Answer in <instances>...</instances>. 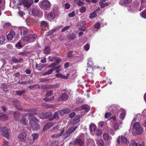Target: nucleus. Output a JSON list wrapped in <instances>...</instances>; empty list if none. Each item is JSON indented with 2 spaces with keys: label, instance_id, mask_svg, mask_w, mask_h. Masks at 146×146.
Here are the masks:
<instances>
[{
  "label": "nucleus",
  "instance_id": "obj_22",
  "mask_svg": "<svg viewBox=\"0 0 146 146\" xmlns=\"http://www.w3.org/2000/svg\"><path fill=\"white\" fill-rule=\"evenodd\" d=\"M53 124V123L52 122H49L46 123L44 126L43 130L48 129L52 127Z\"/></svg>",
  "mask_w": 146,
  "mask_h": 146
},
{
  "label": "nucleus",
  "instance_id": "obj_57",
  "mask_svg": "<svg viewBox=\"0 0 146 146\" xmlns=\"http://www.w3.org/2000/svg\"><path fill=\"white\" fill-rule=\"evenodd\" d=\"M27 53L25 51L21 52L19 53V55H22L23 56H26L27 55Z\"/></svg>",
  "mask_w": 146,
  "mask_h": 146
},
{
  "label": "nucleus",
  "instance_id": "obj_11",
  "mask_svg": "<svg viewBox=\"0 0 146 146\" xmlns=\"http://www.w3.org/2000/svg\"><path fill=\"white\" fill-rule=\"evenodd\" d=\"M33 0H24L23 4L24 6L27 7H29L33 3Z\"/></svg>",
  "mask_w": 146,
  "mask_h": 146
},
{
  "label": "nucleus",
  "instance_id": "obj_5",
  "mask_svg": "<svg viewBox=\"0 0 146 146\" xmlns=\"http://www.w3.org/2000/svg\"><path fill=\"white\" fill-rule=\"evenodd\" d=\"M58 12L56 10L53 9L52 12H50L47 16V19L50 21L53 20L57 15Z\"/></svg>",
  "mask_w": 146,
  "mask_h": 146
},
{
  "label": "nucleus",
  "instance_id": "obj_38",
  "mask_svg": "<svg viewBox=\"0 0 146 146\" xmlns=\"http://www.w3.org/2000/svg\"><path fill=\"white\" fill-rule=\"evenodd\" d=\"M54 96H53L49 98H45L44 99V100L45 102H48L52 101L54 98Z\"/></svg>",
  "mask_w": 146,
  "mask_h": 146
},
{
  "label": "nucleus",
  "instance_id": "obj_24",
  "mask_svg": "<svg viewBox=\"0 0 146 146\" xmlns=\"http://www.w3.org/2000/svg\"><path fill=\"white\" fill-rule=\"evenodd\" d=\"M76 37V35L75 33H72L70 34L68 36V38L70 40H72L74 39Z\"/></svg>",
  "mask_w": 146,
  "mask_h": 146
},
{
  "label": "nucleus",
  "instance_id": "obj_7",
  "mask_svg": "<svg viewBox=\"0 0 146 146\" xmlns=\"http://www.w3.org/2000/svg\"><path fill=\"white\" fill-rule=\"evenodd\" d=\"M77 126H73L70 129H69L68 131H66L64 135L62 136L63 138H65L68 137L70 134L72 132L74 131L75 129L77 128Z\"/></svg>",
  "mask_w": 146,
  "mask_h": 146
},
{
  "label": "nucleus",
  "instance_id": "obj_52",
  "mask_svg": "<svg viewBox=\"0 0 146 146\" xmlns=\"http://www.w3.org/2000/svg\"><path fill=\"white\" fill-rule=\"evenodd\" d=\"M108 131L111 135H113L115 133L114 131L111 129H109Z\"/></svg>",
  "mask_w": 146,
  "mask_h": 146
},
{
  "label": "nucleus",
  "instance_id": "obj_62",
  "mask_svg": "<svg viewBox=\"0 0 146 146\" xmlns=\"http://www.w3.org/2000/svg\"><path fill=\"white\" fill-rule=\"evenodd\" d=\"M58 142L56 141L52 143L51 146H58Z\"/></svg>",
  "mask_w": 146,
  "mask_h": 146
},
{
  "label": "nucleus",
  "instance_id": "obj_19",
  "mask_svg": "<svg viewBox=\"0 0 146 146\" xmlns=\"http://www.w3.org/2000/svg\"><path fill=\"white\" fill-rule=\"evenodd\" d=\"M96 143L98 146H104V141L101 139H97L96 140Z\"/></svg>",
  "mask_w": 146,
  "mask_h": 146
},
{
  "label": "nucleus",
  "instance_id": "obj_13",
  "mask_svg": "<svg viewBox=\"0 0 146 146\" xmlns=\"http://www.w3.org/2000/svg\"><path fill=\"white\" fill-rule=\"evenodd\" d=\"M145 144L144 142L137 143L134 140H133L131 141V146H144Z\"/></svg>",
  "mask_w": 146,
  "mask_h": 146
},
{
  "label": "nucleus",
  "instance_id": "obj_50",
  "mask_svg": "<svg viewBox=\"0 0 146 146\" xmlns=\"http://www.w3.org/2000/svg\"><path fill=\"white\" fill-rule=\"evenodd\" d=\"M53 93L52 91L50 90L47 91L46 93V95L47 96H49L51 95Z\"/></svg>",
  "mask_w": 146,
  "mask_h": 146
},
{
  "label": "nucleus",
  "instance_id": "obj_25",
  "mask_svg": "<svg viewBox=\"0 0 146 146\" xmlns=\"http://www.w3.org/2000/svg\"><path fill=\"white\" fill-rule=\"evenodd\" d=\"M20 30L21 36L26 35L28 32V30L26 28H23Z\"/></svg>",
  "mask_w": 146,
  "mask_h": 146
},
{
  "label": "nucleus",
  "instance_id": "obj_29",
  "mask_svg": "<svg viewBox=\"0 0 146 146\" xmlns=\"http://www.w3.org/2000/svg\"><path fill=\"white\" fill-rule=\"evenodd\" d=\"M8 118V116L7 115H2L0 113V120L4 121L6 120Z\"/></svg>",
  "mask_w": 146,
  "mask_h": 146
},
{
  "label": "nucleus",
  "instance_id": "obj_42",
  "mask_svg": "<svg viewBox=\"0 0 146 146\" xmlns=\"http://www.w3.org/2000/svg\"><path fill=\"white\" fill-rule=\"evenodd\" d=\"M25 92V90H23L22 91H16V94L18 95H20L23 93H24Z\"/></svg>",
  "mask_w": 146,
  "mask_h": 146
},
{
  "label": "nucleus",
  "instance_id": "obj_36",
  "mask_svg": "<svg viewBox=\"0 0 146 146\" xmlns=\"http://www.w3.org/2000/svg\"><path fill=\"white\" fill-rule=\"evenodd\" d=\"M20 121L23 124L26 125L27 123V121L24 118H23L20 119Z\"/></svg>",
  "mask_w": 146,
  "mask_h": 146
},
{
  "label": "nucleus",
  "instance_id": "obj_40",
  "mask_svg": "<svg viewBox=\"0 0 146 146\" xmlns=\"http://www.w3.org/2000/svg\"><path fill=\"white\" fill-rule=\"evenodd\" d=\"M84 101L83 99L80 98H78L76 100V102L77 104L83 102Z\"/></svg>",
  "mask_w": 146,
  "mask_h": 146
},
{
  "label": "nucleus",
  "instance_id": "obj_47",
  "mask_svg": "<svg viewBox=\"0 0 146 146\" xmlns=\"http://www.w3.org/2000/svg\"><path fill=\"white\" fill-rule=\"evenodd\" d=\"M77 5L79 7L83 5L84 3L83 2L81 1L80 0H78L76 3Z\"/></svg>",
  "mask_w": 146,
  "mask_h": 146
},
{
  "label": "nucleus",
  "instance_id": "obj_16",
  "mask_svg": "<svg viewBox=\"0 0 146 146\" xmlns=\"http://www.w3.org/2000/svg\"><path fill=\"white\" fill-rule=\"evenodd\" d=\"M103 137L105 140H111L112 139L111 137L106 133H104L103 134Z\"/></svg>",
  "mask_w": 146,
  "mask_h": 146
},
{
  "label": "nucleus",
  "instance_id": "obj_2",
  "mask_svg": "<svg viewBox=\"0 0 146 146\" xmlns=\"http://www.w3.org/2000/svg\"><path fill=\"white\" fill-rule=\"evenodd\" d=\"M37 37V35L35 34H28L22 38L23 41L28 43L33 42Z\"/></svg>",
  "mask_w": 146,
  "mask_h": 146
},
{
  "label": "nucleus",
  "instance_id": "obj_9",
  "mask_svg": "<svg viewBox=\"0 0 146 146\" xmlns=\"http://www.w3.org/2000/svg\"><path fill=\"white\" fill-rule=\"evenodd\" d=\"M49 61L52 62L55 61L57 63H58L61 61V60L56 56H49L48 58Z\"/></svg>",
  "mask_w": 146,
  "mask_h": 146
},
{
  "label": "nucleus",
  "instance_id": "obj_3",
  "mask_svg": "<svg viewBox=\"0 0 146 146\" xmlns=\"http://www.w3.org/2000/svg\"><path fill=\"white\" fill-rule=\"evenodd\" d=\"M133 125V130L135 129L136 130L135 133H133L132 132L133 135H135L136 133H137L139 135L141 134L143 132V129L141 127H140V124L139 122H137L134 123Z\"/></svg>",
  "mask_w": 146,
  "mask_h": 146
},
{
  "label": "nucleus",
  "instance_id": "obj_31",
  "mask_svg": "<svg viewBox=\"0 0 146 146\" xmlns=\"http://www.w3.org/2000/svg\"><path fill=\"white\" fill-rule=\"evenodd\" d=\"M97 13L95 11H94L93 12L91 13L89 16V18L90 19H92L97 16Z\"/></svg>",
  "mask_w": 146,
  "mask_h": 146
},
{
  "label": "nucleus",
  "instance_id": "obj_54",
  "mask_svg": "<svg viewBox=\"0 0 146 146\" xmlns=\"http://www.w3.org/2000/svg\"><path fill=\"white\" fill-rule=\"evenodd\" d=\"M74 120V122H72V124L76 123L78 122L80 120L79 117H78L76 118V119H75Z\"/></svg>",
  "mask_w": 146,
  "mask_h": 146
},
{
  "label": "nucleus",
  "instance_id": "obj_51",
  "mask_svg": "<svg viewBox=\"0 0 146 146\" xmlns=\"http://www.w3.org/2000/svg\"><path fill=\"white\" fill-rule=\"evenodd\" d=\"M111 113L110 112H107L106 113L105 115V118H108L111 116Z\"/></svg>",
  "mask_w": 146,
  "mask_h": 146
},
{
  "label": "nucleus",
  "instance_id": "obj_20",
  "mask_svg": "<svg viewBox=\"0 0 146 146\" xmlns=\"http://www.w3.org/2000/svg\"><path fill=\"white\" fill-rule=\"evenodd\" d=\"M23 60V58H21L19 59L18 58H16L15 57H13L12 58V61L15 63L20 62Z\"/></svg>",
  "mask_w": 146,
  "mask_h": 146
},
{
  "label": "nucleus",
  "instance_id": "obj_23",
  "mask_svg": "<svg viewBox=\"0 0 146 146\" xmlns=\"http://www.w3.org/2000/svg\"><path fill=\"white\" fill-rule=\"evenodd\" d=\"M69 74H67L66 76H63L62 74L60 73H58L56 75V76L58 78H61L64 79H66L68 78V76Z\"/></svg>",
  "mask_w": 146,
  "mask_h": 146
},
{
  "label": "nucleus",
  "instance_id": "obj_26",
  "mask_svg": "<svg viewBox=\"0 0 146 146\" xmlns=\"http://www.w3.org/2000/svg\"><path fill=\"white\" fill-rule=\"evenodd\" d=\"M76 142L80 146H84V143L83 141L81 139L79 138L78 137L76 139Z\"/></svg>",
  "mask_w": 146,
  "mask_h": 146
},
{
  "label": "nucleus",
  "instance_id": "obj_45",
  "mask_svg": "<svg viewBox=\"0 0 146 146\" xmlns=\"http://www.w3.org/2000/svg\"><path fill=\"white\" fill-rule=\"evenodd\" d=\"M102 130L101 129H98L96 131V135L99 136L101 135L102 133Z\"/></svg>",
  "mask_w": 146,
  "mask_h": 146
},
{
  "label": "nucleus",
  "instance_id": "obj_58",
  "mask_svg": "<svg viewBox=\"0 0 146 146\" xmlns=\"http://www.w3.org/2000/svg\"><path fill=\"white\" fill-rule=\"evenodd\" d=\"M114 128L115 130H117L119 129V126L117 124H115L114 125Z\"/></svg>",
  "mask_w": 146,
  "mask_h": 146
},
{
  "label": "nucleus",
  "instance_id": "obj_8",
  "mask_svg": "<svg viewBox=\"0 0 146 146\" xmlns=\"http://www.w3.org/2000/svg\"><path fill=\"white\" fill-rule=\"evenodd\" d=\"M39 13V10L35 8H32L29 12V14L30 15L35 17L38 16Z\"/></svg>",
  "mask_w": 146,
  "mask_h": 146
},
{
  "label": "nucleus",
  "instance_id": "obj_56",
  "mask_svg": "<svg viewBox=\"0 0 146 146\" xmlns=\"http://www.w3.org/2000/svg\"><path fill=\"white\" fill-rule=\"evenodd\" d=\"M86 24V22L84 21H82L80 23V25L81 27H84Z\"/></svg>",
  "mask_w": 146,
  "mask_h": 146
},
{
  "label": "nucleus",
  "instance_id": "obj_28",
  "mask_svg": "<svg viewBox=\"0 0 146 146\" xmlns=\"http://www.w3.org/2000/svg\"><path fill=\"white\" fill-rule=\"evenodd\" d=\"M50 52V48L48 46H46L43 50L44 53L45 54H48Z\"/></svg>",
  "mask_w": 146,
  "mask_h": 146
},
{
  "label": "nucleus",
  "instance_id": "obj_44",
  "mask_svg": "<svg viewBox=\"0 0 146 146\" xmlns=\"http://www.w3.org/2000/svg\"><path fill=\"white\" fill-rule=\"evenodd\" d=\"M84 48L86 51H88L89 49L90 45L88 43L84 45Z\"/></svg>",
  "mask_w": 146,
  "mask_h": 146
},
{
  "label": "nucleus",
  "instance_id": "obj_27",
  "mask_svg": "<svg viewBox=\"0 0 146 146\" xmlns=\"http://www.w3.org/2000/svg\"><path fill=\"white\" fill-rule=\"evenodd\" d=\"M99 4L102 8H104L105 7L108 6L109 5V3H104L102 1H100L99 3Z\"/></svg>",
  "mask_w": 146,
  "mask_h": 146
},
{
  "label": "nucleus",
  "instance_id": "obj_55",
  "mask_svg": "<svg viewBox=\"0 0 146 146\" xmlns=\"http://www.w3.org/2000/svg\"><path fill=\"white\" fill-rule=\"evenodd\" d=\"M64 6L66 9H68L70 8V5L69 3H66L65 4Z\"/></svg>",
  "mask_w": 146,
  "mask_h": 146
},
{
  "label": "nucleus",
  "instance_id": "obj_60",
  "mask_svg": "<svg viewBox=\"0 0 146 146\" xmlns=\"http://www.w3.org/2000/svg\"><path fill=\"white\" fill-rule=\"evenodd\" d=\"M132 0H124V4H129L131 2Z\"/></svg>",
  "mask_w": 146,
  "mask_h": 146
},
{
  "label": "nucleus",
  "instance_id": "obj_18",
  "mask_svg": "<svg viewBox=\"0 0 146 146\" xmlns=\"http://www.w3.org/2000/svg\"><path fill=\"white\" fill-rule=\"evenodd\" d=\"M96 128V125L93 123H91L89 126V129L91 132L95 131Z\"/></svg>",
  "mask_w": 146,
  "mask_h": 146
},
{
  "label": "nucleus",
  "instance_id": "obj_21",
  "mask_svg": "<svg viewBox=\"0 0 146 146\" xmlns=\"http://www.w3.org/2000/svg\"><path fill=\"white\" fill-rule=\"evenodd\" d=\"M80 110H86L88 112L90 109V107L87 105H83L80 107Z\"/></svg>",
  "mask_w": 146,
  "mask_h": 146
},
{
  "label": "nucleus",
  "instance_id": "obj_39",
  "mask_svg": "<svg viewBox=\"0 0 146 146\" xmlns=\"http://www.w3.org/2000/svg\"><path fill=\"white\" fill-rule=\"evenodd\" d=\"M54 70V69H50V70L48 71L47 72H45L43 75H49L51 74L53 71Z\"/></svg>",
  "mask_w": 146,
  "mask_h": 146
},
{
  "label": "nucleus",
  "instance_id": "obj_33",
  "mask_svg": "<svg viewBox=\"0 0 146 146\" xmlns=\"http://www.w3.org/2000/svg\"><path fill=\"white\" fill-rule=\"evenodd\" d=\"M51 114H50L49 115H48L47 113L42 114L40 115V117L42 119H45L48 117Z\"/></svg>",
  "mask_w": 146,
  "mask_h": 146
},
{
  "label": "nucleus",
  "instance_id": "obj_49",
  "mask_svg": "<svg viewBox=\"0 0 146 146\" xmlns=\"http://www.w3.org/2000/svg\"><path fill=\"white\" fill-rule=\"evenodd\" d=\"M68 16L69 17H73L75 16V11H73L71 13H70L68 14Z\"/></svg>",
  "mask_w": 146,
  "mask_h": 146
},
{
  "label": "nucleus",
  "instance_id": "obj_46",
  "mask_svg": "<svg viewBox=\"0 0 146 146\" xmlns=\"http://www.w3.org/2000/svg\"><path fill=\"white\" fill-rule=\"evenodd\" d=\"M101 26L100 24L99 23H97L94 25V27L97 29L100 28Z\"/></svg>",
  "mask_w": 146,
  "mask_h": 146
},
{
  "label": "nucleus",
  "instance_id": "obj_15",
  "mask_svg": "<svg viewBox=\"0 0 146 146\" xmlns=\"http://www.w3.org/2000/svg\"><path fill=\"white\" fill-rule=\"evenodd\" d=\"M120 111L121 112L120 114L119 118L121 120H123L124 119L125 116V111L122 108H120Z\"/></svg>",
  "mask_w": 146,
  "mask_h": 146
},
{
  "label": "nucleus",
  "instance_id": "obj_30",
  "mask_svg": "<svg viewBox=\"0 0 146 146\" xmlns=\"http://www.w3.org/2000/svg\"><path fill=\"white\" fill-rule=\"evenodd\" d=\"M64 129H62L60 133L59 134H54L52 136V138H57L59 136H61L64 133Z\"/></svg>",
  "mask_w": 146,
  "mask_h": 146
},
{
  "label": "nucleus",
  "instance_id": "obj_34",
  "mask_svg": "<svg viewBox=\"0 0 146 146\" xmlns=\"http://www.w3.org/2000/svg\"><path fill=\"white\" fill-rule=\"evenodd\" d=\"M86 8L85 7L83 6L81 7L79 9V11L82 13L85 12L86 11Z\"/></svg>",
  "mask_w": 146,
  "mask_h": 146
},
{
  "label": "nucleus",
  "instance_id": "obj_37",
  "mask_svg": "<svg viewBox=\"0 0 146 146\" xmlns=\"http://www.w3.org/2000/svg\"><path fill=\"white\" fill-rule=\"evenodd\" d=\"M41 25L42 27H45L48 25V24L47 22L45 21H43L41 22Z\"/></svg>",
  "mask_w": 146,
  "mask_h": 146
},
{
  "label": "nucleus",
  "instance_id": "obj_17",
  "mask_svg": "<svg viewBox=\"0 0 146 146\" xmlns=\"http://www.w3.org/2000/svg\"><path fill=\"white\" fill-rule=\"evenodd\" d=\"M10 132V131L9 129H6L3 132L2 135L3 136L8 138L9 137V134Z\"/></svg>",
  "mask_w": 146,
  "mask_h": 146
},
{
  "label": "nucleus",
  "instance_id": "obj_41",
  "mask_svg": "<svg viewBox=\"0 0 146 146\" xmlns=\"http://www.w3.org/2000/svg\"><path fill=\"white\" fill-rule=\"evenodd\" d=\"M16 46L18 48L20 49L23 47L22 45L21 44V42L18 41V42L16 44Z\"/></svg>",
  "mask_w": 146,
  "mask_h": 146
},
{
  "label": "nucleus",
  "instance_id": "obj_4",
  "mask_svg": "<svg viewBox=\"0 0 146 146\" xmlns=\"http://www.w3.org/2000/svg\"><path fill=\"white\" fill-rule=\"evenodd\" d=\"M50 2L48 0H43L39 3V6L42 9H48L51 5Z\"/></svg>",
  "mask_w": 146,
  "mask_h": 146
},
{
  "label": "nucleus",
  "instance_id": "obj_6",
  "mask_svg": "<svg viewBox=\"0 0 146 146\" xmlns=\"http://www.w3.org/2000/svg\"><path fill=\"white\" fill-rule=\"evenodd\" d=\"M117 141L119 144H121L122 143H128L129 141L127 139L123 136H119L117 139Z\"/></svg>",
  "mask_w": 146,
  "mask_h": 146
},
{
  "label": "nucleus",
  "instance_id": "obj_1",
  "mask_svg": "<svg viewBox=\"0 0 146 146\" xmlns=\"http://www.w3.org/2000/svg\"><path fill=\"white\" fill-rule=\"evenodd\" d=\"M36 114V113H29V118L31 119L29 121V124L33 129L35 130H38L40 128L39 125L37 123L38 121L37 118L33 115Z\"/></svg>",
  "mask_w": 146,
  "mask_h": 146
},
{
  "label": "nucleus",
  "instance_id": "obj_43",
  "mask_svg": "<svg viewBox=\"0 0 146 146\" xmlns=\"http://www.w3.org/2000/svg\"><path fill=\"white\" fill-rule=\"evenodd\" d=\"M32 136L33 137V139L34 141L37 139L38 137V134H33Z\"/></svg>",
  "mask_w": 146,
  "mask_h": 146
},
{
  "label": "nucleus",
  "instance_id": "obj_48",
  "mask_svg": "<svg viewBox=\"0 0 146 146\" xmlns=\"http://www.w3.org/2000/svg\"><path fill=\"white\" fill-rule=\"evenodd\" d=\"M70 27V26H67L63 28L61 30V32H64L67 29H68Z\"/></svg>",
  "mask_w": 146,
  "mask_h": 146
},
{
  "label": "nucleus",
  "instance_id": "obj_53",
  "mask_svg": "<svg viewBox=\"0 0 146 146\" xmlns=\"http://www.w3.org/2000/svg\"><path fill=\"white\" fill-rule=\"evenodd\" d=\"M72 51H70L67 53V57L69 58H71L72 57Z\"/></svg>",
  "mask_w": 146,
  "mask_h": 146
},
{
  "label": "nucleus",
  "instance_id": "obj_32",
  "mask_svg": "<svg viewBox=\"0 0 146 146\" xmlns=\"http://www.w3.org/2000/svg\"><path fill=\"white\" fill-rule=\"evenodd\" d=\"M141 17L144 19H146V10H144L140 13Z\"/></svg>",
  "mask_w": 146,
  "mask_h": 146
},
{
  "label": "nucleus",
  "instance_id": "obj_14",
  "mask_svg": "<svg viewBox=\"0 0 146 146\" xmlns=\"http://www.w3.org/2000/svg\"><path fill=\"white\" fill-rule=\"evenodd\" d=\"M26 134L24 133H20L18 136L19 139L21 141H24L26 139Z\"/></svg>",
  "mask_w": 146,
  "mask_h": 146
},
{
  "label": "nucleus",
  "instance_id": "obj_10",
  "mask_svg": "<svg viewBox=\"0 0 146 146\" xmlns=\"http://www.w3.org/2000/svg\"><path fill=\"white\" fill-rule=\"evenodd\" d=\"M15 33L13 31H11L7 35V38L9 40H12L15 36Z\"/></svg>",
  "mask_w": 146,
  "mask_h": 146
},
{
  "label": "nucleus",
  "instance_id": "obj_63",
  "mask_svg": "<svg viewBox=\"0 0 146 146\" xmlns=\"http://www.w3.org/2000/svg\"><path fill=\"white\" fill-rule=\"evenodd\" d=\"M54 118H58V114L57 112H56L54 113L53 115Z\"/></svg>",
  "mask_w": 146,
  "mask_h": 146
},
{
  "label": "nucleus",
  "instance_id": "obj_59",
  "mask_svg": "<svg viewBox=\"0 0 146 146\" xmlns=\"http://www.w3.org/2000/svg\"><path fill=\"white\" fill-rule=\"evenodd\" d=\"M62 111L64 113H69L70 110L69 109L66 108L63 110Z\"/></svg>",
  "mask_w": 146,
  "mask_h": 146
},
{
  "label": "nucleus",
  "instance_id": "obj_35",
  "mask_svg": "<svg viewBox=\"0 0 146 146\" xmlns=\"http://www.w3.org/2000/svg\"><path fill=\"white\" fill-rule=\"evenodd\" d=\"M5 40V37L3 36H0V44H2Z\"/></svg>",
  "mask_w": 146,
  "mask_h": 146
},
{
  "label": "nucleus",
  "instance_id": "obj_64",
  "mask_svg": "<svg viewBox=\"0 0 146 146\" xmlns=\"http://www.w3.org/2000/svg\"><path fill=\"white\" fill-rule=\"evenodd\" d=\"M11 25V24L8 23H5L4 25V27L5 28Z\"/></svg>",
  "mask_w": 146,
  "mask_h": 146
},
{
  "label": "nucleus",
  "instance_id": "obj_61",
  "mask_svg": "<svg viewBox=\"0 0 146 146\" xmlns=\"http://www.w3.org/2000/svg\"><path fill=\"white\" fill-rule=\"evenodd\" d=\"M18 14L21 17L23 16L24 15H25V13L23 11H19L18 12Z\"/></svg>",
  "mask_w": 146,
  "mask_h": 146
},
{
  "label": "nucleus",
  "instance_id": "obj_12",
  "mask_svg": "<svg viewBox=\"0 0 146 146\" xmlns=\"http://www.w3.org/2000/svg\"><path fill=\"white\" fill-rule=\"evenodd\" d=\"M68 98V96L67 94L66 93H63L60 96L58 99V101H59L63 100L65 101L67 100Z\"/></svg>",
  "mask_w": 146,
  "mask_h": 146
}]
</instances>
